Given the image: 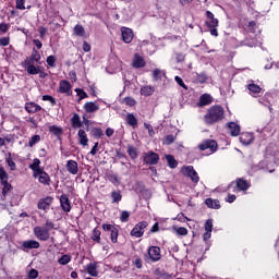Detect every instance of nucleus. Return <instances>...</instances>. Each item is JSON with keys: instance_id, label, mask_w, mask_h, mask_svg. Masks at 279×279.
Here are the masks:
<instances>
[{"instance_id": "11", "label": "nucleus", "mask_w": 279, "mask_h": 279, "mask_svg": "<svg viewBox=\"0 0 279 279\" xmlns=\"http://www.w3.org/2000/svg\"><path fill=\"white\" fill-rule=\"evenodd\" d=\"M33 178H38L40 184H45L46 186H49V183L51 182L49 174L45 172V170H41L37 173H33Z\"/></svg>"}, {"instance_id": "37", "label": "nucleus", "mask_w": 279, "mask_h": 279, "mask_svg": "<svg viewBox=\"0 0 279 279\" xmlns=\"http://www.w3.org/2000/svg\"><path fill=\"white\" fill-rule=\"evenodd\" d=\"M74 34H75V36L83 37V36H85L86 31L84 29V26L77 24V25L74 27Z\"/></svg>"}, {"instance_id": "17", "label": "nucleus", "mask_w": 279, "mask_h": 279, "mask_svg": "<svg viewBox=\"0 0 279 279\" xmlns=\"http://www.w3.org/2000/svg\"><path fill=\"white\" fill-rule=\"evenodd\" d=\"M52 203H53V198L48 196L39 199L37 206L39 210H49V206H51Z\"/></svg>"}, {"instance_id": "3", "label": "nucleus", "mask_w": 279, "mask_h": 279, "mask_svg": "<svg viewBox=\"0 0 279 279\" xmlns=\"http://www.w3.org/2000/svg\"><path fill=\"white\" fill-rule=\"evenodd\" d=\"M160 258H162V254L159 246H149L144 255V260L147 263H158Z\"/></svg>"}, {"instance_id": "8", "label": "nucleus", "mask_w": 279, "mask_h": 279, "mask_svg": "<svg viewBox=\"0 0 279 279\" xmlns=\"http://www.w3.org/2000/svg\"><path fill=\"white\" fill-rule=\"evenodd\" d=\"M23 65L28 75H38V73H40V69H43L40 65H34V62L31 61H24Z\"/></svg>"}, {"instance_id": "23", "label": "nucleus", "mask_w": 279, "mask_h": 279, "mask_svg": "<svg viewBox=\"0 0 279 279\" xmlns=\"http://www.w3.org/2000/svg\"><path fill=\"white\" fill-rule=\"evenodd\" d=\"M228 130L230 131L231 136H239L241 134V126L235 122H229Z\"/></svg>"}, {"instance_id": "58", "label": "nucleus", "mask_w": 279, "mask_h": 279, "mask_svg": "<svg viewBox=\"0 0 279 279\" xmlns=\"http://www.w3.org/2000/svg\"><path fill=\"white\" fill-rule=\"evenodd\" d=\"M174 80H175L177 84H179V86H182V88H185V90H186V85L184 84V81L182 80V77L175 76Z\"/></svg>"}, {"instance_id": "56", "label": "nucleus", "mask_w": 279, "mask_h": 279, "mask_svg": "<svg viewBox=\"0 0 279 279\" xmlns=\"http://www.w3.org/2000/svg\"><path fill=\"white\" fill-rule=\"evenodd\" d=\"M97 151H99V142H96L90 150L92 156H96Z\"/></svg>"}, {"instance_id": "50", "label": "nucleus", "mask_w": 279, "mask_h": 279, "mask_svg": "<svg viewBox=\"0 0 279 279\" xmlns=\"http://www.w3.org/2000/svg\"><path fill=\"white\" fill-rule=\"evenodd\" d=\"M43 101H50L51 106H56V98L49 95L43 96Z\"/></svg>"}, {"instance_id": "20", "label": "nucleus", "mask_w": 279, "mask_h": 279, "mask_svg": "<svg viewBox=\"0 0 279 279\" xmlns=\"http://www.w3.org/2000/svg\"><path fill=\"white\" fill-rule=\"evenodd\" d=\"M22 247L24 250H38V247H40V243L36 240H27L22 243Z\"/></svg>"}, {"instance_id": "18", "label": "nucleus", "mask_w": 279, "mask_h": 279, "mask_svg": "<svg viewBox=\"0 0 279 279\" xmlns=\"http://www.w3.org/2000/svg\"><path fill=\"white\" fill-rule=\"evenodd\" d=\"M85 112L87 114H93L97 111H99V105L97 102L88 101L83 106Z\"/></svg>"}, {"instance_id": "32", "label": "nucleus", "mask_w": 279, "mask_h": 279, "mask_svg": "<svg viewBox=\"0 0 279 279\" xmlns=\"http://www.w3.org/2000/svg\"><path fill=\"white\" fill-rule=\"evenodd\" d=\"M126 123L131 125L132 128H136L138 125V120L134 116V113H128L126 116Z\"/></svg>"}, {"instance_id": "49", "label": "nucleus", "mask_w": 279, "mask_h": 279, "mask_svg": "<svg viewBox=\"0 0 279 279\" xmlns=\"http://www.w3.org/2000/svg\"><path fill=\"white\" fill-rule=\"evenodd\" d=\"M15 8L16 10H25V0H16Z\"/></svg>"}, {"instance_id": "6", "label": "nucleus", "mask_w": 279, "mask_h": 279, "mask_svg": "<svg viewBox=\"0 0 279 279\" xmlns=\"http://www.w3.org/2000/svg\"><path fill=\"white\" fill-rule=\"evenodd\" d=\"M181 171L184 175H187V178H191L194 184H197V182H199V175L197 174V171H195L193 166L183 167Z\"/></svg>"}, {"instance_id": "19", "label": "nucleus", "mask_w": 279, "mask_h": 279, "mask_svg": "<svg viewBox=\"0 0 279 279\" xmlns=\"http://www.w3.org/2000/svg\"><path fill=\"white\" fill-rule=\"evenodd\" d=\"M66 171L71 173L72 175H77V172L80 171V168L77 166V161L75 160H68L66 162Z\"/></svg>"}, {"instance_id": "15", "label": "nucleus", "mask_w": 279, "mask_h": 279, "mask_svg": "<svg viewBox=\"0 0 279 279\" xmlns=\"http://www.w3.org/2000/svg\"><path fill=\"white\" fill-rule=\"evenodd\" d=\"M60 205L64 213H71V201L66 194L60 196Z\"/></svg>"}, {"instance_id": "36", "label": "nucleus", "mask_w": 279, "mask_h": 279, "mask_svg": "<svg viewBox=\"0 0 279 279\" xmlns=\"http://www.w3.org/2000/svg\"><path fill=\"white\" fill-rule=\"evenodd\" d=\"M92 239L96 243H100V241H101V231H99V229L95 228L93 230V233H92Z\"/></svg>"}, {"instance_id": "30", "label": "nucleus", "mask_w": 279, "mask_h": 279, "mask_svg": "<svg viewBox=\"0 0 279 279\" xmlns=\"http://www.w3.org/2000/svg\"><path fill=\"white\" fill-rule=\"evenodd\" d=\"M209 104H213V97L210 95L205 94L199 97V106H209Z\"/></svg>"}, {"instance_id": "29", "label": "nucleus", "mask_w": 279, "mask_h": 279, "mask_svg": "<svg viewBox=\"0 0 279 279\" xmlns=\"http://www.w3.org/2000/svg\"><path fill=\"white\" fill-rule=\"evenodd\" d=\"M29 169H32L33 173H39L40 171H44L43 168H40V159L35 158L33 163L29 166Z\"/></svg>"}, {"instance_id": "4", "label": "nucleus", "mask_w": 279, "mask_h": 279, "mask_svg": "<svg viewBox=\"0 0 279 279\" xmlns=\"http://www.w3.org/2000/svg\"><path fill=\"white\" fill-rule=\"evenodd\" d=\"M250 186H252V184L247 180L238 179L235 180V182H231L226 191H230V189H233V193H239V191L245 192L247 191V189H250Z\"/></svg>"}, {"instance_id": "53", "label": "nucleus", "mask_w": 279, "mask_h": 279, "mask_svg": "<svg viewBox=\"0 0 279 279\" xmlns=\"http://www.w3.org/2000/svg\"><path fill=\"white\" fill-rule=\"evenodd\" d=\"M175 142V137L173 135H167L163 143L165 145H171V143Z\"/></svg>"}, {"instance_id": "31", "label": "nucleus", "mask_w": 279, "mask_h": 279, "mask_svg": "<svg viewBox=\"0 0 279 279\" xmlns=\"http://www.w3.org/2000/svg\"><path fill=\"white\" fill-rule=\"evenodd\" d=\"M205 204H206V206H208V208H215V209L221 208V205L219 204V201H217V199L207 198L205 201Z\"/></svg>"}, {"instance_id": "62", "label": "nucleus", "mask_w": 279, "mask_h": 279, "mask_svg": "<svg viewBox=\"0 0 279 279\" xmlns=\"http://www.w3.org/2000/svg\"><path fill=\"white\" fill-rule=\"evenodd\" d=\"M50 132H52V134H60V132H62V130H60V128L52 125L50 126Z\"/></svg>"}, {"instance_id": "46", "label": "nucleus", "mask_w": 279, "mask_h": 279, "mask_svg": "<svg viewBox=\"0 0 279 279\" xmlns=\"http://www.w3.org/2000/svg\"><path fill=\"white\" fill-rule=\"evenodd\" d=\"M177 234H180V236H186L189 234V230L184 227L174 228Z\"/></svg>"}, {"instance_id": "40", "label": "nucleus", "mask_w": 279, "mask_h": 279, "mask_svg": "<svg viewBox=\"0 0 279 279\" xmlns=\"http://www.w3.org/2000/svg\"><path fill=\"white\" fill-rule=\"evenodd\" d=\"M128 154L133 160L138 157V153H136V148L133 146H128Z\"/></svg>"}, {"instance_id": "25", "label": "nucleus", "mask_w": 279, "mask_h": 279, "mask_svg": "<svg viewBox=\"0 0 279 279\" xmlns=\"http://www.w3.org/2000/svg\"><path fill=\"white\" fill-rule=\"evenodd\" d=\"M33 62L35 64V62L37 64H40V52H38V50H36V48L33 49L31 57L26 58L24 62Z\"/></svg>"}, {"instance_id": "61", "label": "nucleus", "mask_w": 279, "mask_h": 279, "mask_svg": "<svg viewBox=\"0 0 279 279\" xmlns=\"http://www.w3.org/2000/svg\"><path fill=\"white\" fill-rule=\"evenodd\" d=\"M8 29H10V25H8L5 23L0 24V32L5 34V32H8Z\"/></svg>"}, {"instance_id": "63", "label": "nucleus", "mask_w": 279, "mask_h": 279, "mask_svg": "<svg viewBox=\"0 0 279 279\" xmlns=\"http://www.w3.org/2000/svg\"><path fill=\"white\" fill-rule=\"evenodd\" d=\"M83 51L88 53V51H90V44H88L87 41H84L83 43Z\"/></svg>"}, {"instance_id": "51", "label": "nucleus", "mask_w": 279, "mask_h": 279, "mask_svg": "<svg viewBox=\"0 0 279 279\" xmlns=\"http://www.w3.org/2000/svg\"><path fill=\"white\" fill-rule=\"evenodd\" d=\"M120 219L122 223H125L130 219V211H122Z\"/></svg>"}, {"instance_id": "55", "label": "nucleus", "mask_w": 279, "mask_h": 279, "mask_svg": "<svg viewBox=\"0 0 279 279\" xmlns=\"http://www.w3.org/2000/svg\"><path fill=\"white\" fill-rule=\"evenodd\" d=\"M9 45H10V38H8V37L0 38V46L1 47H8Z\"/></svg>"}, {"instance_id": "48", "label": "nucleus", "mask_w": 279, "mask_h": 279, "mask_svg": "<svg viewBox=\"0 0 279 279\" xmlns=\"http://www.w3.org/2000/svg\"><path fill=\"white\" fill-rule=\"evenodd\" d=\"M36 278H38V270L33 268L29 270L26 279H36Z\"/></svg>"}, {"instance_id": "9", "label": "nucleus", "mask_w": 279, "mask_h": 279, "mask_svg": "<svg viewBox=\"0 0 279 279\" xmlns=\"http://www.w3.org/2000/svg\"><path fill=\"white\" fill-rule=\"evenodd\" d=\"M0 180L1 184L3 185L2 193L5 194L10 189H12V185L8 183V172H5V169L0 167Z\"/></svg>"}, {"instance_id": "42", "label": "nucleus", "mask_w": 279, "mask_h": 279, "mask_svg": "<svg viewBox=\"0 0 279 279\" xmlns=\"http://www.w3.org/2000/svg\"><path fill=\"white\" fill-rule=\"evenodd\" d=\"M162 75H165V73L162 72V70L160 69H155L153 71V77L154 80H162Z\"/></svg>"}, {"instance_id": "34", "label": "nucleus", "mask_w": 279, "mask_h": 279, "mask_svg": "<svg viewBox=\"0 0 279 279\" xmlns=\"http://www.w3.org/2000/svg\"><path fill=\"white\" fill-rule=\"evenodd\" d=\"M166 160L170 169H175L178 167V160H175V157H173V155H166Z\"/></svg>"}, {"instance_id": "13", "label": "nucleus", "mask_w": 279, "mask_h": 279, "mask_svg": "<svg viewBox=\"0 0 279 279\" xmlns=\"http://www.w3.org/2000/svg\"><path fill=\"white\" fill-rule=\"evenodd\" d=\"M207 20L205 22V25L207 27H219V20L215 17V14L210 11H206Z\"/></svg>"}, {"instance_id": "12", "label": "nucleus", "mask_w": 279, "mask_h": 279, "mask_svg": "<svg viewBox=\"0 0 279 279\" xmlns=\"http://www.w3.org/2000/svg\"><path fill=\"white\" fill-rule=\"evenodd\" d=\"M158 160H160V157L154 151L144 155V162L146 165H158Z\"/></svg>"}, {"instance_id": "47", "label": "nucleus", "mask_w": 279, "mask_h": 279, "mask_svg": "<svg viewBox=\"0 0 279 279\" xmlns=\"http://www.w3.org/2000/svg\"><path fill=\"white\" fill-rule=\"evenodd\" d=\"M110 236H111V241L113 243H117L118 239H119V229H113L111 232H110Z\"/></svg>"}, {"instance_id": "2", "label": "nucleus", "mask_w": 279, "mask_h": 279, "mask_svg": "<svg viewBox=\"0 0 279 279\" xmlns=\"http://www.w3.org/2000/svg\"><path fill=\"white\" fill-rule=\"evenodd\" d=\"M53 228H54L53 222L48 220L44 227L41 226L35 227L33 232L36 239H38V241H49V236H51L49 232H51Z\"/></svg>"}, {"instance_id": "45", "label": "nucleus", "mask_w": 279, "mask_h": 279, "mask_svg": "<svg viewBox=\"0 0 279 279\" xmlns=\"http://www.w3.org/2000/svg\"><path fill=\"white\" fill-rule=\"evenodd\" d=\"M75 90L78 96V101H82V99H86L88 97V94H86L84 89L76 88Z\"/></svg>"}, {"instance_id": "59", "label": "nucleus", "mask_w": 279, "mask_h": 279, "mask_svg": "<svg viewBox=\"0 0 279 279\" xmlns=\"http://www.w3.org/2000/svg\"><path fill=\"white\" fill-rule=\"evenodd\" d=\"M116 228L117 227H114L112 225H102V230H105V232H111Z\"/></svg>"}, {"instance_id": "1", "label": "nucleus", "mask_w": 279, "mask_h": 279, "mask_svg": "<svg viewBox=\"0 0 279 279\" xmlns=\"http://www.w3.org/2000/svg\"><path fill=\"white\" fill-rule=\"evenodd\" d=\"M223 114H226L223 107L213 106L207 110V113L204 116V121L207 125H215V123L223 121Z\"/></svg>"}, {"instance_id": "27", "label": "nucleus", "mask_w": 279, "mask_h": 279, "mask_svg": "<svg viewBox=\"0 0 279 279\" xmlns=\"http://www.w3.org/2000/svg\"><path fill=\"white\" fill-rule=\"evenodd\" d=\"M59 92L69 95V93H71V83H69V81H61L59 84Z\"/></svg>"}, {"instance_id": "60", "label": "nucleus", "mask_w": 279, "mask_h": 279, "mask_svg": "<svg viewBox=\"0 0 279 279\" xmlns=\"http://www.w3.org/2000/svg\"><path fill=\"white\" fill-rule=\"evenodd\" d=\"M11 141L8 137H0V147H5V143H11Z\"/></svg>"}, {"instance_id": "21", "label": "nucleus", "mask_w": 279, "mask_h": 279, "mask_svg": "<svg viewBox=\"0 0 279 279\" xmlns=\"http://www.w3.org/2000/svg\"><path fill=\"white\" fill-rule=\"evenodd\" d=\"M145 58H143L141 54L135 53L133 59V66L134 69H143L145 66Z\"/></svg>"}, {"instance_id": "26", "label": "nucleus", "mask_w": 279, "mask_h": 279, "mask_svg": "<svg viewBox=\"0 0 279 279\" xmlns=\"http://www.w3.org/2000/svg\"><path fill=\"white\" fill-rule=\"evenodd\" d=\"M254 141V135L251 133H242L240 136V143L242 145H251V143Z\"/></svg>"}, {"instance_id": "35", "label": "nucleus", "mask_w": 279, "mask_h": 279, "mask_svg": "<svg viewBox=\"0 0 279 279\" xmlns=\"http://www.w3.org/2000/svg\"><path fill=\"white\" fill-rule=\"evenodd\" d=\"M154 87L151 86H144L141 88V95H144V97H149L150 95H154Z\"/></svg>"}, {"instance_id": "52", "label": "nucleus", "mask_w": 279, "mask_h": 279, "mask_svg": "<svg viewBox=\"0 0 279 279\" xmlns=\"http://www.w3.org/2000/svg\"><path fill=\"white\" fill-rule=\"evenodd\" d=\"M124 104H126V106H136V100H134V98L132 97H125L124 98Z\"/></svg>"}, {"instance_id": "22", "label": "nucleus", "mask_w": 279, "mask_h": 279, "mask_svg": "<svg viewBox=\"0 0 279 279\" xmlns=\"http://www.w3.org/2000/svg\"><path fill=\"white\" fill-rule=\"evenodd\" d=\"M77 136L80 145H82L83 147L88 146V134H86V131L80 129L77 132Z\"/></svg>"}, {"instance_id": "41", "label": "nucleus", "mask_w": 279, "mask_h": 279, "mask_svg": "<svg viewBox=\"0 0 279 279\" xmlns=\"http://www.w3.org/2000/svg\"><path fill=\"white\" fill-rule=\"evenodd\" d=\"M92 135L95 136V138H101V136H104V131L99 128H95L92 130Z\"/></svg>"}, {"instance_id": "54", "label": "nucleus", "mask_w": 279, "mask_h": 279, "mask_svg": "<svg viewBox=\"0 0 279 279\" xmlns=\"http://www.w3.org/2000/svg\"><path fill=\"white\" fill-rule=\"evenodd\" d=\"M133 265H135L137 269H143V259H141V257L135 258Z\"/></svg>"}, {"instance_id": "64", "label": "nucleus", "mask_w": 279, "mask_h": 279, "mask_svg": "<svg viewBox=\"0 0 279 279\" xmlns=\"http://www.w3.org/2000/svg\"><path fill=\"white\" fill-rule=\"evenodd\" d=\"M39 34H40V38H44V36L47 34V28H45L44 26H40Z\"/></svg>"}, {"instance_id": "16", "label": "nucleus", "mask_w": 279, "mask_h": 279, "mask_svg": "<svg viewBox=\"0 0 279 279\" xmlns=\"http://www.w3.org/2000/svg\"><path fill=\"white\" fill-rule=\"evenodd\" d=\"M213 236V219H208L205 222V233L203 234V241H208Z\"/></svg>"}, {"instance_id": "28", "label": "nucleus", "mask_w": 279, "mask_h": 279, "mask_svg": "<svg viewBox=\"0 0 279 279\" xmlns=\"http://www.w3.org/2000/svg\"><path fill=\"white\" fill-rule=\"evenodd\" d=\"M247 89L250 90V94L253 95V97H256V95H260V92L263 90L260 86L254 83L248 84Z\"/></svg>"}, {"instance_id": "38", "label": "nucleus", "mask_w": 279, "mask_h": 279, "mask_svg": "<svg viewBox=\"0 0 279 279\" xmlns=\"http://www.w3.org/2000/svg\"><path fill=\"white\" fill-rule=\"evenodd\" d=\"M111 199L114 204H119V202H121V199H122L121 192H119V191L112 192Z\"/></svg>"}, {"instance_id": "10", "label": "nucleus", "mask_w": 279, "mask_h": 279, "mask_svg": "<svg viewBox=\"0 0 279 279\" xmlns=\"http://www.w3.org/2000/svg\"><path fill=\"white\" fill-rule=\"evenodd\" d=\"M121 34H122V40L126 45H130V43H132V40H134V32L131 28L123 26L121 28Z\"/></svg>"}, {"instance_id": "14", "label": "nucleus", "mask_w": 279, "mask_h": 279, "mask_svg": "<svg viewBox=\"0 0 279 279\" xmlns=\"http://www.w3.org/2000/svg\"><path fill=\"white\" fill-rule=\"evenodd\" d=\"M85 271L88 274V276L97 278L99 276V270H97V262L87 264L85 266Z\"/></svg>"}, {"instance_id": "33", "label": "nucleus", "mask_w": 279, "mask_h": 279, "mask_svg": "<svg viewBox=\"0 0 279 279\" xmlns=\"http://www.w3.org/2000/svg\"><path fill=\"white\" fill-rule=\"evenodd\" d=\"M72 128L77 129L82 128V120L80 118V114L74 113V116L71 119Z\"/></svg>"}, {"instance_id": "44", "label": "nucleus", "mask_w": 279, "mask_h": 279, "mask_svg": "<svg viewBox=\"0 0 279 279\" xmlns=\"http://www.w3.org/2000/svg\"><path fill=\"white\" fill-rule=\"evenodd\" d=\"M38 143H40V135H34L28 142V147H34Z\"/></svg>"}, {"instance_id": "57", "label": "nucleus", "mask_w": 279, "mask_h": 279, "mask_svg": "<svg viewBox=\"0 0 279 279\" xmlns=\"http://www.w3.org/2000/svg\"><path fill=\"white\" fill-rule=\"evenodd\" d=\"M7 163L10 167L11 171H14V169H16V163L12 160V158H8Z\"/></svg>"}, {"instance_id": "39", "label": "nucleus", "mask_w": 279, "mask_h": 279, "mask_svg": "<svg viewBox=\"0 0 279 279\" xmlns=\"http://www.w3.org/2000/svg\"><path fill=\"white\" fill-rule=\"evenodd\" d=\"M59 265H69L71 263V255H63L58 259Z\"/></svg>"}, {"instance_id": "5", "label": "nucleus", "mask_w": 279, "mask_h": 279, "mask_svg": "<svg viewBox=\"0 0 279 279\" xmlns=\"http://www.w3.org/2000/svg\"><path fill=\"white\" fill-rule=\"evenodd\" d=\"M217 142L214 140H204L201 144H198V149L201 151H206V149H209V154H215L217 151Z\"/></svg>"}, {"instance_id": "24", "label": "nucleus", "mask_w": 279, "mask_h": 279, "mask_svg": "<svg viewBox=\"0 0 279 279\" xmlns=\"http://www.w3.org/2000/svg\"><path fill=\"white\" fill-rule=\"evenodd\" d=\"M25 110H26V112L34 114L36 112H39V110H43V107H40L39 105H37L35 102H27L25 105Z\"/></svg>"}, {"instance_id": "43", "label": "nucleus", "mask_w": 279, "mask_h": 279, "mask_svg": "<svg viewBox=\"0 0 279 279\" xmlns=\"http://www.w3.org/2000/svg\"><path fill=\"white\" fill-rule=\"evenodd\" d=\"M57 60L58 59L56 58V56H49V57H47L46 62H47L48 66H51L53 69L56 66Z\"/></svg>"}, {"instance_id": "7", "label": "nucleus", "mask_w": 279, "mask_h": 279, "mask_svg": "<svg viewBox=\"0 0 279 279\" xmlns=\"http://www.w3.org/2000/svg\"><path fill=\"white\" fill-rule=\"evenodd\" d=\"M147 221H142L137 223L131 231V236H135L136 239H141L143 234H145V228H147Z\"/></svg>"}]
</instances>
